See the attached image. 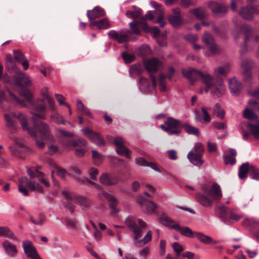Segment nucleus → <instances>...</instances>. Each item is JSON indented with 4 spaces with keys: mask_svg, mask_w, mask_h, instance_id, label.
<instances>
[{
    "mask_svg": "<svg viewBox=\"0 0 259 259\" xmlns=\"http://www.w3.org/2000/svg\"><path fill=\"white\" fill-rule=\"evenodd\" d=\"M230 68L228 64L214 69L213 74L217 78H215L214 76L206 72H201L193 68L183 69L182 73L183 76L191 83L200 79L204 84L206 91H209L213 97H220L226 93L225 86L220 77L226 76Z\"/></svg>",
    "mask_w": 259,
    "mask_h": 259,
    "instance_id": "1",
    "label": "nucleus"
},
{
    "mask_svg": "<svg viewBox=\"0 0 259 259\" xmlns=\"http://www.w3.org/2000/svg\"><path fill=\"white\" fill-rule=\"evenodd\" d=\"M4 117L6 121V125L12 130L16 128V122L14 118H17L21 122L23 130L28 132L31 138L35 141L37 147L40 149L43 148L45 144L43 141L38 140L39 138L41 140L52 141L53 139V136L50 132L49 125L41 120H36L34 117L32 118L34 121L33 128L28 127L26 118L22 113L5 114Z\"/></svg>",
    "mask_w": 259,
    "mask_h": 259,
    "instance_id": "2",
    "label": "nucleus"
},
{
    "mask_svg": "<svg viewBox=\"0 0 259 259\" xmlns=\"http://www.w3.org/2000/svg\"><path fill=\"white\" fill-rule=\"evenodd\" d=\"M12 101H15L22 106H28L30 108V112L34 117L40 119H45L46 115V108L42 103L34 104L31 93L28 90L22 89L21 95L24 97V101L20 100L10 90H7Z\"/></svg>",
    "mask_w": 259,
    "mask_h": 259,
    "instance_id": "3",
    "label": "nucleus"
},
{
    "mask_svg": "<svg viewBox=\"0 0 259 259\" xmlns=\"http://www.w3.org/2000/svg\"><path fill=\"white\" fill-rule=\"evenodd\" d=\"M125 223L134 234L133 240L136 245L143 246L151 241L152 234L151 231H148L143 238L140 239L147 226L146 223L142 219H138L137 223L132 218H127L125 220Z\"/></svg>",
    "mask_w": 259,
    "mask_h": 259,
    "instance_id": "4",
    "label": "nucleus"
},
{
    "mask_svg": "<svg viewBox=\"0 0 259 259\" xmlns=\"http://www.w3.org/2000/svg\"><path fill=\"white\" fill-rule=\"evenodd\" d=\"M201 188L204 192L210 195L212 198L211 199L205 194L200 193L196 194L195 198L197 201L204 207H211L213 204V200L218 201L222 197L220 186L216 183H213L211 187L203 185Z\"/></svg>",
    "mask_w": 259,
    "mask_h": 259,
    "instance_id": "5",
    "label": "nucleus"
},
{
    "mask_svg": "<svg viewBox=\"0 0 259 259\" xmlns=\"http://www.w3.org/2000/svg\"><path fill=\"white\" fill-rule=\"evenodd\" d=\"M58 132L61 136L59 139L60 143L66 147L85 146L87 144V142L85 140L74 137L73 134L71 132L63 130H59Z\"/></svg>",
    "mask_w": 259,
    "mask_h": 259,
    "instance_id": "6",
    "label": "nucleus"
},
{
    "mask_svg": "<svg viewBox=\"0 0 259 259\" xmlns=\"http://www.w3.org/2000/svg\"><path fill=\"white\" fill-rule=\"evenodd\" d=\"M17 185L19 192L25 196L29 195L28 190L39 193L43 192V188L39 184L35 181H30L26 177L19 178Z\"/></svg>",
    "mask_w": 259,
    "mask_h": 259,
    "instance_id": "7",
    "label": "nucleus"
},
{
    "mask_svg": "<svg viewBox=\"0 0 259 259\" xmlns=\"http://www.w3.org/2000/svg\"><path fill=\"white\" fill-rule=\"evenodd\" d=\"M182 125L179 120L169 117L163 124L160 125V127L169 135L179 136L181 133L180 127H182Z\"/></svg>",
    "mask_w": 259,
    "mask_h": 259,
    "instance_id": "8",
    "label": "nucleus"
},
{
    "mask_svg": "<svg viewBox=\"0 0 259 259\" xmlns=\"http://www.w3.org/2000/svg\"><path fill=\"white\" fill-rule=\"evenodd\" d=\"M255 64V62L251 58H245L242 60L241 68L242 70L243 79L245 81H250L252 77V70Z\"/></svg>",
    "mask_w": 259,
    "mask_h": 259,
    "instance_id": "9",
    "label": "nucleus"
},
{
    "mask_svg": "<svg viewBox=\"0 0 259 259\" xmlns=\"http://www.w3.org/2000/svg\"><path fill=\"white\" fill-rule=\"evenodd\" d=\"M22 246L25 254L28 258L30 259H42L31 241L27 240H24L22 242Z\"/></svg>",
    "mask_w": 259,
    "mask_h": 259,
    "instance_id": "10",
    "label": "nucleus"
},
{
    "mask_svg": "<svg viewBox=\"0 0 259 259\" xmlns=\"http://www.w3.org/2000/svg\"><path fill=\"white\" fill-rule=\"evenodd\" d=\"M256 6H246L241 7L239 10V14L246 20H252L256 15Z\"/></svg>",
    "mask_w": 259,
    "mask_h": 259,
    "instance_id": "11",
    "label": "nucleus"
},
{
    "mask_svg": "<svg viewBox=\"0 0 259 259\" xmlns=\"http://www.w3.org/2000/svg\"><path fill=\"white\" fill-rule=\"evenodd\" d=\"M81 131L86 137L97 145L102 146L105 145L104 139L99 133L93 132L89 128L82 129Z\"/></svg>",
    "mask_w": 259,
    "mask_h": 259,
    "instance_id": "12",
    "label": "nucleus"
},
{
    "mask_svg": "<svg viewBox=\"0 0 259 259\" xmlns=\"http://www.w3.org/2000/svg\"><path fill=\"white\" fill-rule=\"evenodd\" d=\"M241 30L244 33L245 35V37L244 39V44L243 45L240 51V54L241 55H244L247 52V45L249 42L250 39V34L251 32L252 31V29L251 26L247 24L242 25L240 27Z\"/></svg>",
    "mask_w": 259,
    "mask_h": 259,
    "instance_id": "13",
    "label": "nucleus"
},
{
    "mask_svg": "<svg viewBox=\"0 0 259 259\" xmlns=\"http://www.w3.org/2000/svg\"><path fill=\"white\" fill-rule=\"evenodd\" d=\"M139 202L143 210L148 213H153L158 208L157 205L153 201H149L143 197L139 200Z\"/></svg>",
    "mask_w": 259,
    "mask_h": 259,
    "instance_id": "14",
    "label": "nucleus"
},
{
    "mask_svg": "<svg viewBox=\"0 0 259 259\" xmlns=\"http://www.w3.org/2000/svg\"><path fill=\"white\" fill-rule=\"evenodd\" d=\"M100 197L101 199H106L109 202V206L112 210V213H116L120 211L119 209L116 208L118 204V201L114 196L106 192H103L100 194Z\"/></svg>",
    "mask_w": 259,
    "mask_h": 259,
    "instance_id": "15",
    "label": "nucleus"
},
{
    "mask_svg": "<svg viewBox=\"0 0 259 259\" xmlns=\"http://www.w3.org/2000/svg\"><path fill=\"white\" fill-rule=\"evenodd\" d=\"M114 143L116 146V152L119 155H124L127 158L130 157V150L123 145L124 140L120 137H117L114 140Z\"/></svg>",
    "mask_w": 259,
    "mask_h": 259,
    "instance_id": "16",
    "label": "nucleus"
},
{
    "mask_svg": "<svg viewBox=\"0 0 259 259\" xmlns=\"http://www.w3.org/2000/svg\"><path fill=\"white\" fill-rule=\"evenodd\" d=\"M5 254L10 257L16 256L18 253L17 247L8 240H5L2 244Z\"/></svg>",
    "mask_w": 259,
    "mask_h": 259,
    "instance_id": "17",
    "label": "nucleus"
},
{
    "mask_svg": "<svg viewBox=\"0 0 259 259\" xmlns=\"http://www.w3.org/2000/svg\"><path fill=\"white\" fill-rule=\"evenodd\" d=\"M162 62L157 58H152L144 62L146 69L150 73L157 71L161 67Z\"/></svg>",
    "mask_w": 259,
    "mask_h": 259,
    "instance_id": "18",
    "label": "nucleus"
},
{
    "mask_svg": "<svg viewBox=\"0 0 259 259\" xmlns=\"http://www.w3.org/2000/svg\"><path fill=\"white\" fill-rule=\"evenodd\" d=\"M208 7L215 16H222L228 12V8L224 5H220L215 2H210Z\"/></svg>",
    "mask_w": 259,
    "mask_h": 259,
    "instance_id": "19",
    "label": "nucleus"
},
{
    "mask_svg": "<svg viewBox=\"0 0 259 259\" xmlns=\"http://www.w3.org/2000/svg\"><path fill=\"white\" fill-rule=\"evenodd\" d=\"M172 12L174 15L168 16V21L172 26L175 27H178L183 23L180 9L179 8H174L172 9Z\"/></svg>",
    "mask_w": 259,
    "mask_h": 259,
    "instance_id": "20",
    "label": "nucleus"
},
{
    "mask_svg": "<svg viewBox=\"0 0 259 259\" xmlns=\"http://www.w3.org/2000/svg\"><path fill=\"white\" fill-rule=\"evenodd\" d=\"M203 41L209 47L210 52L215 54L219 52V48L216 45L212 36L207 32H205L202 39Z\"/></svg>",
    "mask_w": 259,
    "mask_h": 259,
    "instance_id": "21",
    "label": "nucleus"
},
{
    "mask_svg": "<svg viewBox=\"0 0 259 259\" xmlns=\"http://www.w3.org/2000/svg\"><path fill=\"white\" fill-rule=\"evenodd\" d=\"M12 153L18 157H23L22 152L25 151V147L24 143L20 140H16L15 144L9 146Z\"/></svg>",
    "mask_w": 259,
    "mask_h": 259,
    "instance_id": "22",
    "label": "nucleus"
},
{
    "mask_svg": "<svg viewBox=\"0 0 259 259\" xmlns=\"http://www.w3.org/2000/svg\"><path fill=\"white\" fill-rule=\"evenodd\" d=\"M172 229L179 232L182 235L190 238H195L197 233V232H193L188 227H181L177 224L172 226Z\"/></svg>",
    "mask_w": 259,
    "mask_h": 259,
    "instance_id": "23",
    "label": "nucleus"
},
{
    "mask_svg": "<svg viewBox=\"0 0 259 259\" xmlns=\"http://www.w3.org/2000/svg\"><path fill=\"white\" fill-rule=\"evenodd\" d=\"M100 182L106 186H113L118 184V178L112 174L104 173L100 177Z\"/></svg>",
    "mask_w": 259,
    "mask_h": 259,
    "instance_id": "24",
    "label": "nucleus"
},
{
    "mask_svg": "<svg viewBox=\"0 0 259 259\" xmlns=\"http://www.w3.org/2000/svg\"><path fill=\"white\" fill-rule=\"evenodd\" d=\"M15 83L18 86H29L31 85V80L25 73L19 71L15 75Z\"/></svg>",
    "mask_w": 259,
    "mask_h": 259,
    "instance_id": "25",
    "label": "nucleus"
},
{
    "mask_svg": "<svg viewBox=\"0 0 259 259\" xmlns=\"http://www.w3.org/2000/svg\"><path fill=\"white\" fill-rule=\"evenodd\" d=\"M105 12L104 10L101 8L96 6L92 10H88L87 11V16L89 20L92 21H94L97 18L104 16Z\"/></svg>",
    "mask_w": 259,
    "mask_h": 259,
    "instance_id": "26",
    "label": "nucleus"
},
{
    "mask_svg": "<svg viewBox=\"0 0 259 259\" xmlns=\"http://www.w3.org/2000/svg\"><path fill=\"white\" fill-rule=\"evenodd\" d=\"M214 211L216 215L221 220L222 222L224 224L230 223L229 220L227 219L229 211L226 206L224 205L217 206L215 208Z\"/></svg>",
    "mask_w": 259,
    "mask_h": 259,
    "instance_id": "27",
    "label": "nucleus"
},
{
    "mask_svg": "<svg viewBox=\"0 0 259 259\" xmlns=\"http://www.w3.org/2000/svg\"><path fill=\"white\" fill-rule=\"evenodd\" d=\"M73 200L77 204H78L82 209H89L92 204V201L84 196L73 195Z\"/></svg>",
    "mask_w": 259,
    "mask_h": 259,
    "instance_id": "28",
    "label": "nucleus"
},
{
    "mask_svg": "<svg viewBox=\"0 0 259 259\" xmlns=\"http://www.w3.org/2000/svg\"><path fill=\"white\" fill-rule=\"evenodd\" d=\"M229 88L231 93L237 96L241 91V84L235 78H232L229 80Z\"/></svg>",
    "mask_w": 259,
    "mask_h": 259,
    "instance_id": "29",
    "label": "nucleus"
},
{
    "mask_svg": "<svg viewBox=\"0 0 259 259\" xmlns=\"http://www.w3.org/2000/svg\"><path fill=\"white\" fill-rule=\"evenodd\" d=\"M91 29H94L95 27L98 29H106L110 27V23L106 18H104L98 21H92L90 24Z\"/></svg>",
    "mask_w": 259,
    "mask_h": 259,
    "instance_id": "30",
    "label": "nucleus"
},
{
    "mask_svg": "<svg viewBox=\"0 0 259 259\" xmlns=\"http://www.w3.org/2000/svg\"><path fill=\"white\" fill-rule=\"evenodd\" d=\"M236 151L234 149H230L228 153L224 156V162L226 164L233 165L235 163V156L236 155Z\"/></svg>",
    "mask_w": 259,
    "mask_h": 259,
    "instance_id": "31",
    "label": "nucleus"
},
{
    "mask_svg": "<svg viewBox=\"0 0 259 259\" xmlns=\"http://www.w3.org/2000/svg\"><path fill=\"white\" fill-rule=\"evenodd\" d=\"M201 157L202 156L194 154L192 151H190L187 155V158L190 162L197 166H201L203 163Z\"/></svg>",
    "mask_w": 259,
    "mask_h": 259,
    "instance_id": "32",
    "label": "nucleus"
},
{
    "mask_svg": "<svg viewBox=\"0 0 259 259\" xmlns=\"http://www.w3.org/2000/svg\"><path fill=\"white\" fill-rule=\"evenodd\" d=\"M126 15L130 18H139L141 20H145L144 16L142 15L141 9L136 7H133L132 10L127 11L126 13Z\"/></svg>",
    "mask_w": 259,
    "mask_h": 259,
    "instance_id": "33",
    "label": "nucleus"
},
{
    "mask_svg": "<svg viewBox=\"0 0 259 259\" xmlns=\"http://www.w3.org/2000/svg\"><path fill=\"white\" fill-rule=\"evenodd\" d=\"M62 194L65 197L67 201V203L65 205L66 208L68 209L70 212L72 213L74 211L75 206L69 202V201L73 200V195L67 190L62 191Z\"/></svg>",
    "mask_w": 259,
    "mask_h": 259,
    "instance_id": "34",
    "label": "nucleus"
},
{
    "mask_svg": "<svg viewBox=\"0 0 259 259\" xmlns=\"http://www.w3.org/2000/svg\"><path fill=\"white\" fill-rule=\"evenodd\" d=\"M201 24L205 26L210 25L216 34L222 38L226 37L225 30L222 28L218 27L212 21H202Z\"/></svg>",
    "mask_w": 259,
    "mask_h": 259,
    "instance_id": "35",
    "label": "nucleus"
},
{
    "mask_svg": "<svg viewBox=\"0 0 259 259\" xmlns=\"http://www.w3.org/2000/svg\"><path fill=\"white\" fill-rule=\"evenodd\" d=\"M196 237L201 243L205 244H216L217 241L214 240L211 237L206 236L201 232H197Z\"/></svg>",
    "mask_w": 259,
    "mask_h": 259,
    "instance_id": "36",
    "label": "nucleus"
},
{
    "mask_svg": "<svg viewBox=\"0 0 259 259\" xmlns=\"http://www.w3.org/2000/svg\"><path fill=\"white\" fill-rule=\"evenodd\" d=\"M0 236L9 238L15 241L18 239L17 237L7 227H0Z\"/></svg>",
    "mask_w": 259,
    "mask_h": 259,
    "instance_id": "37",
    "label": "nucleus"
},
{
    "mask_svg": "<svg viewBox=\"0 0 259 259\" xmlns=\"http://www.w3.org/2000/svg\"><path fill=\"white\" fill-rule=\"evenodd\" d=\"M250 166L249 162L242 163L239 169L238 176L240 179H244L247 177L248 172H250Z\"/></svg>",
    "mask_w": 259,
    "mask_h": 259,
    "instance_id": "38",
    "label": "nucleus"
},
{
    "mask_svg": "<svg viewBox=\"0 0 259 259\" xmlns=\"http://www.w3.org/2000/svg\"><path fill=\"white\" fill-rule=\"evenodd\" d=\"M145 23L141 22H132L130 23V27L132 29L133 33L136 35H139L141 33V28L144 30Z\"/></svg>",
    "mask_w": 259,
    "mask_h": 259,
    "instance_id": "39",
    "label": "nucleus"
},
{
    "mask_svg": "<svg viewBox=\"0 0 259 259\" xmlns=\"http://www.w3.org/2000/svg\"><path fill=\"white\" fill-rule=\"evenodd\" d=\"M242 224L244 227H248L254 229L259 226V221L253 218L246 217L244 219Z\"/></svg>",
    "mask_w": 259,
    "mask_h": 259,
    "instance_id": "40",
    "label": "nucleus"
},
{
    "mask_svg": "<svg viewBox=\"0 0 259 259\" xmlns=\"http://www.w3.org/2000/svg\"><path fill=\"white\" fill-rule=\"evenodd\" d=\"M136 39L135 37L133 36L132 33L130 31L127 30L124 33L118 35V38H117L116 40L118 42L122 44L130 40H135Z\"/></svg>",
    "mask_w": 259,
    "mask_h": 259,
    "instance_id": "41",
    "label": "nucleus"
},
{
    "mask_svg": "<svg viewBox=\"0 0 259 259\" xmlns=\"http://www.w3.org/2000/svg\"><path fill=\"white\" fill-rule=\"evenodd\" d=\"M190 13L194 14L196 18L199 19H203L207 17V13L205 9L197 8L190 11Z\"/></svg>",
    "mask_w": 259,
    "mask_h": 259,
    "instance_id": "42",
    "label": "nucleus"
},
{
    "mask_svg": "<svg viewBox=\"0 0 259 259\" xmlns=\"http://www.w3.org/2000/svg\"><path fill=\"white\" fill-rule=\"evenodd\" d=\"M242 215L241 214L235 212L233 210H230L228 211V214L227 219L230 222L229 224H225L227 225H230L234 223V222L238 221L241 218H242Z\"/></svg>",
    "mask_w": 259,
    "mask_h": 259,
    "instance_id": "43",
    "label": "nucleus"
},
{
    "mask_svg": "<svg viewBox=\"0 0 259 259\" xmlns=\"http://www.w3.org/2000/svg\"><path fill=\"white\" fill-rule=\"evenodd\" d=\"M182 127H183L186 132L189 135H193L196 136H199V130L195 126L185 123L182 125Z\"/></svg>",
    "mask_w": 259,
    "mask_h": 259,
    "instance_id": "44",
    "label": "nucleus"
},
{
    "mask_svg": "<svg viewBox=\"0 0 259 259\" xmlns=\"http://www.w3.org/2000/svg\"><path fill=\"white\" fill-rule=\"evenodd\" d=\"M159 221L164 225L170 227L172 228V226L175 225L174 221L170 219L165 214H161L158 218Z\"/></svg>",
    "mask_w": 259,
    "mask_h": 259,
    "instance_id": "45",
    "label": "nucleus"
},
{
    "mask_svg": "<svg viewBox=\"0 0 259 259\" xmlns=\"http://www.w3.org/2000/svg\"><path fill=\"white\" fill-rule=\"evenodd\" d=\"M248 127L249 128L251 134L254 136L256 140L259 139V122L256 124L249 123Z\"/></svg>",
    "mask_w": 259,
    "mask_h": 259,
    "instance_id": "46",
    "label": "nucleus"
},
{
    "mask_svg": "<svg viewBox=\"0 0 259 259\" xmlns=\"http://www.w3.org/2000/svg\"><path fill=\"white\" fill-rule=\"evenodd\" d=\"M76 106L80 114L88 116H91V113L89 111V109L84 106L81 100H78L77 101Z\"/></svg>",
    "mask_w": 259,
    "mask_h": 259,
    "instance_id": "47",
    "label": "nucleus"
},
{
    "mask_svg": "<svg viewBox=\"0 0 259 259\" xmlns=\"http://www.w3.org/2000/svg\"><path fill=\"white\" fill-rule=\"evenodd\" d=\"M94 162L96 165H99L104 159V156L95 150H92Z\"/></svg>",
    "mask_w": 259,
    "mask_h": 259,
    "instance_id": "48",
    "label": "nucleus"
},
{
    "mask_svg": "<svg viewBox=\"0 0 259 259\" xmlns=\"http://www.w3.org/2000/svg\"><path fill=\"white\" fill-rule=\"evenodd\" d=\"M140 89L141 91L145 92L150 91L149 81L147 78L143 76L140 79Z\"/></svg>",
    "mask_w": 259,
    "mask_h": 259,
    "instance_id": "49",
    "label": "nucleus"
},
{
    "mask_svg": "<svg viewBox=\"0 0 259 259\" xmlns=\"http://www.w3.org/2000/svg\"><path fill=\"white\" fill-rule=\"evenodd\" d=\"M249 176L252 179L259 181V168L250 165Z\"/></svg>",
    "mask_w": 259,
    "mask_h": 259,
    "instance_id": "50",
    "label": "nucleus"
},
{
    "mask_svg": "<svg viewBox=\"0 0 259 259\" xmlns=\"http://www.w3.org/2000/svg\"><path fill=\"white\" fill-rule=\"evenodd\" d=\"M243 117L245 118L250 120H255L257 118L256 114L248 108H245L244 109L243 112Z\"/></svg>",
    "mask_w": 259,
    "mask_h": 259,
    "instance_id": "51",
    "label": "nucleus"
},
{
    "mask_svg": "<svg viewBox=\"0 0 259 259\" xmlns=\"http://www.w3.org/2000/svg\"><path fill=\"white\" fill-rule=\"evenodd\" d=\"M144 31L151 32L155 38H157L160 33V30L157 27L154 26L150 28L147 24L145 25Z\"/></svg>",
    "mask_w": 259,
    "mask_h": 259,
    "instance_id": "52",
    "label": "nucleus"
},
{
    "mask_svg": "<svg viewBox=\"0 0 259 259\" xmlns=\"http://www.w3.org/2000/svg\"><path fill=\"white\" fill-rule=\"evenodd\" d=\"M166 76L163 74L160 73L158 77V81L159 84V90L161 92H164L166 91V87L165 85Z\"/></svg>",
    "mask_w": 259,
    "mask_h": 259,
    "instance_id": "53",
    "label": "nucleus"
},
{
    "mask_svg": "<svg viewBox=\"0 0 259 259\" xmlns=\"http://www.w3.org/2000/svg\"><path fill=\"white\" fill-rule=\"evenodd\" d=\"M143 68L140 64H134L132 65L130 69V73L135 75H139L142 73Z\"/></svg>",
    "mask_w": 259,
    "mask_h": 259,
    "instance_id": "54",
    "label": "nucleus"
},
{
    "mask_svg": "<svg viewBox=\"0 0 259 259\" xmlns=\"http://www.w3.org/2000/svg\"><path fill=\"white\" fill-rule=\"evenodd\" d=\"M192 151L194 152V154L202 156L204 151V147L202 144L201 143H196L194 147V150Z\"/></svg>",
    "mask_w": 259,
    "mask_h": 259,
    "instance_id": "55",
    "label": "nucleus"
},
{
    "mask_svg": "<svg viewBox=\"0 0 259 259\" xmlns=\"http://www.w3.org/2000/svg\"><path fill=\"white\" fill-rule=\"evenodd\" d=\"M122 57L126 63H129L133 62L135 59V56L133 54H129L126 52L122 53Z\"/></svg>",
    "mask_w": 259,
    "mask_h": 259,
    "instance_id": "56",
    "label": "nucleus"
},
{
    "mask_svg": "<svg viewBox=\"0 0 259 259\" xmlns=\"http://www.w3.org/2000/svg\"><path fill=\"white\" fill-rule=\"evenodd\" d=\"M6 66H7V68L8 71L10 73L16 72V73H18L19 72H18L19 69L17 68V67L16 66V65L14 61L10 62L9 63H7L6 64Z\"/></svg>",
    "mask_w": 259,
    "mask_h": 259,
    "instance_id": "57",
    "label": "nucleus"
},
{
    "mask_svg": "<svg viewBox=\"0 0 259 259\" xmlns=\"http://www.w3.org/2000/svg\"><path fill=\"white\" fill-rule=\"evenodd\" d=\"M172 247L176 253V259H178V257L180 255L181 252L184 250V248L182 245L178 242L174 243Z\"/></svg>",
    "mask_w": 259,
    "mask_h": 259,
    "instance_id": "58",
    "label": "nucleus"
},
{
    "mask_svg": "<svg viewBox=\"0 0 259 259\" xmlns=\"http://www.w3.org/2000/svg\"><path fill=\"white\" fill-rule=\"evenodd\" d=\"M75 180L76 182L80 184H85L87 183L92 185L98 186V185L95 182L91 181L89 179L85 177H78L76 178Z\"/></svg>",
    "mask_w": 259,
    "mask_h": 259,
    "instance_id": "59",
    "label": "nucleus"
},
{
    "mask_svg": "<svg viewBox=\"0 0 259 259\" xmlns=\"http://www.w3.org/2000/svg\"><path fill=\"white\" fill-rule=\"evenodd\" d=\"M30 220L31 222L36 225H42L43 224V220L44 218V215L42 213L39 214L38 215V219L35 220L31 215H30Z\"/></svg>",
    "mask_w": 259,
    "mask_h": 259,
    "instance_id": "60",
    "label": "nucleus"
},
{
    "mask_svg": "<svg viewBox=\"0 0 259 259\" xmlns=\"http://www.w3.org/2000/svg\"><path fill=\"white\" fill-rule=\"evenodd\" d=\"M13 54L15 59L19 62H21L26 58L20 51L14 50L13 51Z\"/></svg>",
    "mask_w": 259,
    "mask_h": 259,
    "instance_id": "61",
    "label": "nucleus"
},
{
    "mask_svg": "<svg viewBox=\"0 0 259 259\" xmlns=\"http://www.w3.org/2000/svg\"><path fill=\"white\" fill-rule=\"evenodd\" d=\"M212 125L218 130L225 129L227 128V124L226 122H218L213 121Z\"/></svg>",
    "mask_w": 259,
    "mask_h": 259,
    "instance_id": "62",
    "label": "nucleus"
},
{
    "mask_svg": "<svg viewBox=\"0 0 259 259\" xmlns=\"http://www.w3.org/2000/svg\"><path fill=\"white\" fill-rule=\"evenodd\" d=\"M65 222L67 226L72 229L75 230L76 229V223L72 220L69 218L65 219Z\"/></svg>",
    "mask_w": 259,
    "mask_h": 259,
    "instance_id": "63",
    "label": "nucleus"
},
{
    "mask_svg": "<svg viewBox=\"0 0 259 259\" xmlns=\"http://www.w3.org/2000/svg\"><path fill=\"white\" fill-rule=\"evenodd\" d=\"M136 163L137 164L143 166H148L149 162L146 161L142 157H138L136 159Z\"/></svg>",
    "mask_w": 259,
    "mask_h": 259,
    "instance_id": "64",
    "label": "nucleus"
}]
</instances>
